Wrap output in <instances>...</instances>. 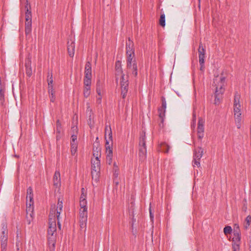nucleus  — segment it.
I'll list each match as a JSON object with an SVG mask.
<instances>
[{"mask_svg": "<svg viewBox=\"0 0 251 251\" xmlns=\"http://www.w3.org/2000/svg\"><path fill=\"white\" fill-rule=\"evenodd\" d=\"M54 212L52 210L51 216H49V228L48 230V240L50 251H54L56 237V219L54 218Z\"/></svg>", "mask_w": 251, "mask_h": 251, "instance_id": "1", "label": "nucleus"}, {"mask_svg": "<svg viewBox=\"0 0 251 251\" xmlns=\"http://www.w3.org/2000/svg\"><path fill=\"white\" fill-rule=\"evenodd\" d=\"M105 149L106 154V162L111 165L112 162V133L110 126L106 125L105 127Z\"/></svg>", "mask_w": 251, "mask_h": 251, "instance_id": "2", "label": "nucleus"}, {"mask_svg": "<svg viewBox=\"0 0 251 251\" xmlns=\"http://www.w3.org/2000/svg\"><path fill=\"white\" fill-rule=\"evenodd\" d=\"M240 95L237 92H236L234 95L233 108L235 125L238 129L241 128L243 122L242 116V109L240 102Z\"/></svg>", "mask_w": 251, "mask_h": 251, "instance_id": "3", "label": "nucleus"}, {"mask_svg": "<svg viewBox=\"0 0 251 251\" xmlns=\"http://www.w3.org/2000/svg\"><path fill=\"white\" fill-rule=\"evenodd\" d=\"M214 83L216 86L215 104L218 105L220 103L222 95L225 91V77L222 75L216 76L214 79Z\"/></svg>", "mask_w": 251, "mask_h": 251, "instance_id": "4", "label": "nucleus"}, {"mask_svg": "<svg viewBox=\"0 0 251 251\" xmlns=\"http://www.w3.org/2000/svg\"><path fill=\"white\" fill-rule=\"evenodd\" d=\"M33 194L32 189L31 187H29L27 189L26 195V218L28 224H30L31 221L33 220Z\"/></svg>", "mask_w": 251, "mask_h": 251, "instance_id": "5", "label": "nucleus"}, {"mask_svg": "<svg viewBox=\"0 0 251 251\" xmlns=\"http://www.w3.org/2000/svg\"><path fill=\"white\" fill-rule=\"evenodd\" d=\"M8 242V229L7 225L5 223L1 224L0 234V242L1 251H6Z\"/></svg>", "mask_w": 251, "mask_h": 251, "instance_id": "6", "label": "nucleus"}, {"mask_svg": "<svg viewBox=\"0 0 251 251\" xmlns=\"http://www.w3.org/2000/svg\"><path fill=\"white\" fill-rule=\"evenodd\" d=\"M63 207V206L62 200L61 198H58L56 207H55V206L54 205L51 206L49 214V216H51V213L52 210L54 212V218H56V220L57 221L58 226L59 229H61L60 220L61 217H60V214L62 212Z\"/></svg>", "mask_w": 251, "mask_h": 251, "instance_id": "7", "label": "nucleus"}, {"mask_svg": "<svg viewBox=\"0 0 251 251\" xmlns=\"http://www.w3.org/2000/svg\"><path fill=\"white\" fill-rule=\"evenodd\" d=\"M134 51V43L129 37L126 43V62L136 61Z\"/></svg>", "mask_w": 251, "mask_h": 251, "instance_id": "8", "label": "nucleus"}, {"mask_svg": "<svg viewBox=\"0 0 251 251\" xmlns=\"http://www.w3.org/2000/svg\"><path fill=\"white\" fill-rule=\"evenodd\" d=\"M203 153V150L201 147L195 148L194 151L193 166L199 167L200 166V160Z\"/></svg>", "mask_w": 251, "mask_h": 251, "instance_id": "9", "label": "nucleus"}, {"mask_svg": "<svg viewBox=\"0 0 251 251\" xmlns=\"http://www.w3.org/2000/svg\"><path fill=\"white\" fill-rule=\"evenodd\" d=\"M121 94L123 98H125L128 91V80L127 76H125V75H122L121 78Z\"/></svg>", "mask_w": 251, "mask_h": 251, "instance_id": "10", "label": "nucleus"}, {"mask_svg": "<svg viewBox=\"0 0 251 251\" xmlns=\"http://www.w3.org/2000/svg\"><path fill=\"white\" fill-rule=\"evenodd\" d=\"M205 121L202 118H199L198 125L197 128V136L198 139L201 140L204 136Z\"/></svg>", "mask_w": 251, "mask_h": 251, "instance_id": "11", "label": "nucleus"}, {"mask_svg": "<svg viewBox=\"0 0 251 251\" xmlns=\"http://www.w3.org/2000/svg\"><path fill=\"white\" fill-rule=\"evenodd\" d=\"M198 52L199 63L201 65L200 69L202 70L204 68L205 50L201 43L199 45Z\"/></svg>", "mask_w": 251, "mask_h": 251, "instance_id": "12", "label": "nucleus"}, {"mask_svg": "<svg viewBox=\"0 0 251 251\" xmlns=\"http://www.w3.org/2000/svg\"><path fill=\"white\" fill-rule=\"evenodd\" d=\"M126 63L127 72H131L134 76H136L138 73L136 61H128Z\"/></svg>", "mask_w": 251, "mask_h": 251, "instance_id": "13", "label": "nucleus"}, {"mask_svg": "<svg viewBox=\"0 0 251 251\" xmlns=\"http://www.w3.org/2000/svg\"><path fill=\"white\" fill-rule=\"evenodd\" d=\"M241 233L239 226L237 228L234 229L232 237V244H241Z\"/></svg>", "mask_w": 251, "mask_h": 251, "instance_id": "14", "label": "nucleus"}, {"mask_svg": "<svg viewBox=\"0 0 251 251\" xmlns=\"http://www.w3.org/2000/svg\"><path fill=\"white\" fill-rule=\"evenodd\" d=\"M75 42L73 41H70L68 42V52L69 55L73 57L74 56L75 54Z\"/></svg>", "mask_w": 251, "mask_h": 251, "instance_id": "15", "label": "nucleus"}, {"mask_svg": "<svg viewBox=\"0 0 251 251\" xmlns=\"http://www.w3.org/2000/svg\"><path fill=\"white\" fill-rule=\"evenodd\" d=\"M48 92H53V80L52 78V74H50L48 73Z\"/></svg>", "mask_w": 251, "mask_h": 251, "instance_id": "16", "label": "nucleus"}, {"mask_svg": "<svg viewBox=\"0 0 251 251\" xmlns=\"http://www.w3.org/2000/svg\"><path fill=\"white\" fill-rule=\"evenodd\" d=\"M54 185L56 187L60 185V174L59 171H55L53 176Z\"/></svg>", "mask_w": 251, "mask_h": 251, "instance_id": "17", "label": "nucleus"}, {"mask_svg": "<svg viewBox=\"0 0 251 251\" xmlns=\"http://www.w3.org/2000/svg\"><path fill=\"white\" fill-rule=\"evenodd\" d=\"M85 76L92 77L91 64L89 61L86 62L85 67Z\"/></svg>", "mask_w": 251, "mask_h": 251, "instance_id": "18", "label": "nucleus"}, {"mask_svg": "<svg viewBox=\"0 0 251 251\" xmlns=\"http://www.w3.org/2000/svg\"><path fill=\"white\" fill-rule=\"evenodd\" d=\"M147 149L146 148L141 147L139 148V156L140 160L144 161L146 158Z\"/></svg>", "mask_w": 251, "mask_h": 251, "instance_id": "19", "label": "nucleus"}, {"mask_svg": "<svg viewBox=\"0 0 251 251\" xmlns=\"http://www.w3.org/2000/svg\"><path fill=\"white\" fill-rule=\"evenodd\" d=\"M92 170H100V159H92Z\"/></svg>", "mask_w": 251, "mask_h": 251, "instance_id": "20", "label": "nucleus"}, {"mask_svg": "<svg viewBox=\"0 0 251 251\" xmlns=\"http://www.w3.org/2000/svg\"><path fill=\"white\" fill-rule=\"evenodd\" d=\"M100 174V170H92L91 175L92 180L96 182L99 180Z\"/></svg>", "mask_w": 251, "mask_h": 251, "instance_id": "21", "label": "nucleus"}, {"mask_svg": "<svg viewBox=\"0 0 251 251\" xmlns=\"http://www.w3.org/2000/svg\"><path fill=\"white\" fill-rule=\"evenodd\" d=\"M32 30V22H25V34L30 35Z\"/></svg>", "mask_w": 251, "mask_h": 251, "instance_id": "22", "label": "nucleus"}, {"mask_svg": "<svg viewBox=\"0 0 251 251\" xmlns=\"http://www.w3.org/2000/svg\"><path fill=\"white\" fill-rule=\"evenodd\" d=\"M145 139H146L145 133L142 132V133L140 135V139H139V148H141V147L146 148Z\"/></svg>", "mask_w": 251, "mask_h": 251, "instance_id": "23", "label": "nucleus"}, {"mask_svg": "<svg viewBox=\"0 0 251 251\" xmlns=\"http://www.w3.org/2000/svg\"><path fill=\"white\" fill-rule=\"evenodd\" d=\"M80 227L81 229L84 228L85 231L86 229L87 218L79 217Z\"/></svg>", "mask_w": 251, "mask_h": 251, "instance_id": "24", "label": "nucleus"}, {"mask_svg": "<svg viewBox=\"0 0 251 251\" xmlns=\"http://www.w3.org/2000/svg\"><path fill=\"white\" fill-rule=\"evenodd\" d=\"M165 112L166 109L159 108L158 109V112H159V116L161 120V124H163L164 119L165 116Z\"/></svg>", "mask_w": 251, "mask_h": 251, "instance_id": "25", "label": "nucleus"}, {"mask_svg": "<svg viewBox=\"0 0 251 251\" xmlns=\"http://www.w3.org/2000/svg\"><path fill=\"white\" fill-rule=\"evenodd\" d=\"M93 159H99V157L100 156V148L97 147L95 149L93 150Z\"/></svg>", "mask_w": 251, "mask_h": 251, "instance_id": "26", "label": "nucleus"}, {"mask_svg": "<svg viewBox=\"0 0 251 251\" xmlns=\"http://www.w3.org/2000/svg\"><path fill=\"white\" fill-rule=\"evenodd\" d=\"M80 209H83L84 208H87V201L85 199V197H80Z\"/></svg>", "mask_w": 251, "mask_h": 251, "instance_id": "27", "label": "nucleus"}, {"mask_svg": "<svg viewBox=\"0 0 251 251\" xmlns=\"http://www.w3.org/2000/svg\"><path fill=\"white\" fill-rule=\"evenodd\" d=\"M91 93V87H87L84 86L83 88V96L85 98H88Z\"/></svg>", "mask_w": 251, "mask_h": 251, "instance_id": "28", "label": "nucleus"}, {"mask_svg": "<svg viewBox=\"0 0 251 251\" xmlns=\"http://www.w3.org/2000/svg\"><path fill=\"white\" fill-rule=\"evenodd\" d=\"M71 151L73 155H75L77 149V143H71Z\"/></svg>", "mask_w": 251, "mask_h": 251, "instance_id": "29", "label": "nucleus"}, {"mask_svg": "<svg viewBox=\"0 0 251 251\" xmlns=\"http://www.w3.org/2000/svg\"><path fill=\"white\" fill-rule=\"evenodd\" d=\"M26 67V73L28 76H30L32 75V71L31 69V67L30 66V64L29 62L28 63L25 64Z\"/></svg>", "mask_w": 251, "mask_h": 251, "instance_id": "30", "label": "nucleus"}, {"mask_svg": "<svg viewBox=\"0 0 251 251\" xmlns=\"http://www.w3.org/2000/svg\"><path fill=\"white\" fill-rule=\"evenodd\" d=\"M87 215H88L87 208H84L83 209H80L79 217L87 218Z\"/></svg>", "mask_w": 251, "mask_h": 251, "instance_id": "31", "label": "nucleus"}, {"mask_svg": "<svg viewBox=\"0 0 251 251\" xmlns=\"http://www.w3.org/2000/svg\"><path fill=\"white\" fill-rule=\"evenodd\" d=\"M96 92L97 94H100V93H103L102 92V84L100 81H98L96 85Z\"/></svg>", "mask_w": 251, "mask_h": 251, "instance_id": "32", "label": "nucleus"}, {"mask_svg": "<svg viewBox=\"0 0 251 251\" xmlns=\"http://www.w3.org/2000/svg\"><path fill=\"white\" fill-rule=\"evenodd\" d=\"M115 68L117 73L122 74L123 72L122 70L121 63L120 61H118L116 62Z\"/></svg>", "mask_w": 251, "mask_h": 251, "instance_id": "33", "label": "nucleus"}, {"mask_svg": "<svg viewBox=\"0 0 251 251\" xmlns=\"http://www.w3.org/2000/svg\"><path fill=\"white\" fill-rule=\"evenodd\" d=\"M91 78L92 77H84V86L87 87H91Z\"/></svg>", "mask_w": 251, "mask_h": 251, "instance_id": "34", "label": "nucleus"}, {"mask_svg": "<svg viewBox=\"0 0 251 251\" xmlns=\"http://www.w3.org/2000/svg\"><path fill=\"white\" fill-rule=\"evenodd\" d=\"M251 221V216H248L245 219V223L244 225V227L245 229H248L250 226V223Z\"/></svg>", "mask_w": 251, "mask_h": 251, "instance_id": "35", "label": "nucleus"}, {"mask_svg": "<svg viewBox=\"0 0 251 251\" xmlns=\"http://www.w3.org/2000/svg\"><path fill=\"white\" fill-rule=\"evenodd\" d=\"M159 24L162 27H164L165 25V16L164 14H162L160 16Z\"/></svg>", "mask_w": 251, "mask_h": 251, "instance_id": "36", "label": "nucleus"}, {"mask_svg": "<svg viewBox=\"0 0 251 251\" xmlns=\"http://www.w3.org/2000/svg\"><path fill=\"white\" fill-rule=\"evenodd\" d=\"M25 22H32V15L31 12H25Z\"/></svg>", "mask_w": 251, "mask_h": 251, "instance_id": "37", "label": "nucleus"}, {"mask_svg": "<svg viewBox=\"0 0 251 251\" xmlns=\"http://www.w3.org/2000/svg\"><path fill=\"white\" fill-rule=\"evenodd\" d=\"M232 232V228L230 226H226L224 228V232L226 235L230 234Z\"/></svg>", "mask_w": 251, "mask_h": 251, "instance_id": "38", "label": "nucleus"}, {"mask_svg": "<svg viewBox=\"0 0 251 251\" xmlns=\"http://www.w3.org/2000/svg\"><path fill=\"white\" fill-rule=\"evenodd\" d=\"M102 96L103 93H100V94H97L96 96V102L98 104H100L101 103Z\"/></svg>", "mask_w": 251, "mask_h": 251, "instance_id": "39", "label": "nucleus"}, {"mask_svg": "<svg viewBox=\"0 0 251 251\" xmlns=\"http://www.w3.org/2000/svg\"><path fill=\"white\" fill-rule=\"evenodd\" d=\"M240 245L238 244H232V251H240Z\"/></svg>", "mask_w": 251, "mask_h": 251, "instance_id": "40", "label": "nucleus"}, {"mask_svg": "<svg viewBox=\"0 0 251 251\" xmlns=\"http://www.w3.org/2000/svg\"><path fill=\"white\" fill-rule=\"evenodd\" d=\"M49 94H50V100L51 102H54L55 100V96L54 93L55 91L53 90V92H49Z\"/></svg>", "mask_w": 251, "mask_h": 251, "instance_id": "41", "label": "nucleus"}, {"mask_svg": "<svg viewBox=\"0 0 251 251\" xmlns=\"http://www.w3.org/2000/svg\"><path fill=\"white\" fill-rule=\"evenodd\" d=\"M71 143H77L76 135L73 134L72 135Z\"/></svg>", "mask_w": 251, "mask_h": 251, "instance_id": "42", "label": "nucleus"}, {"mask_svg": "<svg viewBox=\"0 0 251 251\" xmlns=\"http://www.w3.org/2000/svg\"><path fill=\"white\" fill-rule=\"evenodd\" d=\"M26 5H25V12H31L30 10V5L29 4V3H28L27 0H26Z\"/></svg>", "mask_w": 251, "mask_h": 251, "instance_id": "43", "label": "nucleus"}, {"mask_svg": "<svg viewBox=\"0 0 251 251\" xmlns=\"http://www.w3.org/2000/svg\"><path fill=\"white\" fill-rule=\"evenodd\" d=\"M193 122L192 123V126L195 127L196 125V114L193 113Z\"/></svg>", "mask_w": 251, "mask_h": 251, "instance_id": "44", "label": "nucleus"}, {"mask_svg": "<svg viewBox=\"0 0 251 251\" xmlns=\"http://www.w3.org/2000/svg\"><path fill=\"white\" fill-rule=\"evenodd\" d=\"M160 108L166 109V102L165 100H162V107Z\"/></svg>", "mask_w": 251, "mask_h": 251, "instance_id": "45", "label": "nucleus"}, {"mask_svg": "<svg viewBox=\"0 0 251 251\" xmlns=\"http://www.w3.org/2000/svg\"><path fill=\"white\" fill-rule=\"evenodd\" d=\"M83 196V197H85V199H86V191L84 188H82L81 189V195L80 197Z\"/></svg>", "mask_w": 251, "mask_h": 251, "instance_id": "46", "label": "nucleus"}, {"mask_svg": "<svg viewBox=\"0 0 251 251\" xmlns=\"http://www.w3.org/2000/svg\"><path fill=\"white\" fill-rule=\"evenodd\" d=\"M150 216L151 220L152 221H153L154 216H153V214L152 213V212H151V208H150Z\"/></svg>", "mask_w": 251, "mask_h": 251, "instance_id": "47", "label": "nucleus"}, {"mask_svg": "<svg viewBox=\"0 0 251 251\" xmlns=\"http://www.w3.org/2000/svg\"><path fill=\"white\" fill-rule=\"evenodd\" d=\"M114 169H115V172H116V170L118 169V166L117 165L116 163H114ZM114 175H116V176H118V174H116V173H115Z\"/></svg>", "mask_w": 251, "mask_h": 251, "instance_id": "48", "label": "nucleus"}, {"mask_svg": "<svg viewBox=\"0 0 251 251\" xmlns=\"http://www.w3.org/2000/svg\"><path fill=\"white\" fill-rule=\"evenodd\" d=\"M0 95L1 97L4 96V91L2 88H0Z\"/></svg>", "mask_w": 251, "mask_h": 251, "instance_id": "49", "label": "nucleus"}, {"mask_svg": "<svg viewBox=\"0 0 251 251\" xmlns=\"http://www.w3.org/2000/svg\"><path fill=\"white\" fill-rule=\"evenodd\" d=\"M164 146H166L167 147V150L165 151L164 152H166V153H168V151H169V150L170 148H169V147L167 145L164 144Z\"/></svg>", "mask_w": 251, "mask_h": 251, "instance_id": "50", "label": "nucleus"}, {"mask_svg": "<svg viewBox=\"0 0 251 251\" xmlns=\"http://www.w3.org/2000/svg\"><path fill=\"white\" fill-rule=\"evenodd\" d=\"M249 251H251V241L249 243Z\"/></svg>", "mask_w": 251, "mask_h": 251, "instance_id": "51", "label": "nucleus"}, {"mask_svg": "<svg viewBox=\"0 0 251 251\" xmlns=\"http://www.w3.org/2000/svg\"><path fill=\"white\" fill-rule=\"evenodd\" d=\"M16 247H17V250L18 251L19 250V242L16 243Z\"/></svg>", "mask_w": 251, "mask_h": 251, "instance_id": "52", "label": "nucleus"}, {"mask_svg": "<svg viewBox=\"0 0 251 251\" xmlns=\"http://www.w3.org/2000/svg\"><path fill=\"white\" fill-rule=\"evenodd\" d=\"M237 226H238V225L235 224V225H234V229H237Z\"/></svg>", "mask_w": 251, "mask_h": 251, "instance_id": "53", "label": "nucleus"}, {"mask_svg": "<svg viewBox=\"0 0 251 251\" xmlns=\"http://www.w3.org/2000/svg\"><path fill=\"white\" fill-rule=\"evenodd\" d=\"M199 3L200 2V0H199ZM199 6H200V4H199Z\"/></svg>", "mask_w": 251, "mask_h": 251, "instance_id": "54", "label": "nucleus"}]
</instances>
